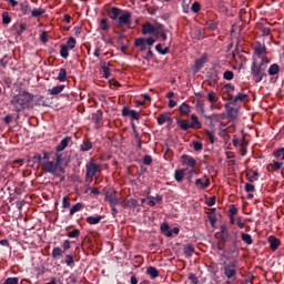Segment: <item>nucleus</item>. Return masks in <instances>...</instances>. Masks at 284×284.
<instances>
[{
	"instance_id": "nucleus-1",
	"label": "nucleus",
	"mask_w": 284,
	"mask_h": 284,
	"mask_svg": "<svg viewBox=\"0 0 284 284\" xmlns=\"http://www.w3.org/2000/svg\"><path fill=\"white\" fill-rule=\"evenodd\" d=\"M32 93L20 90L18 94L13 95L10 101V105L12 106L13 112H23V110L30 108V103H32Z\"/></svg>"
},
{
	"instance_id": "nucleus-2",
	"label": "nucleus",
	"mask_w": 284,
	"mask_h": 284,
	"mask_svg": "<svg viewBox=\"0 0 284 284\" xmlns=\"http://www.w3.org/2000/svg\"><path fill=\"white\" fill-rule=\"evenodd\" d=\"M267 63H270V60L267 59H262L260 62L258 60L253 61L251 71L255 79V83H261L263 81V77H265L263 72L267 68Z\"/></svg>"
},
{
	"instance_id": "nucleus-3",
	"label": "nucleus",
	"mask_w": 284,
	"mask_h": 284,
	"mask_svg": "<svg viewBox=\"0 0 284 284\" xmlns=\"http://www.w3.org/2000/svg\"><path fill=\"white\" fill-rule=\"evenodd\" d=\"M59 163H61V155L55 154V162L42 161L41 165L45 172H49V174H57V170H59Z\"/></svg>"
},
{
	"instance_id": "nucleus-4",
	"label": "nucleus",
	"mask_w": 284,
	"mask_h": 284,
	"mask_svg": "<svg viewBox=\"0 0 284 284\" xmlns=\"http://www.w3.org/2000/svg\"><path fill=\"white\" fill-rule=\"evenodd\" d=\"M236 262L231 261V262H224V275L229 281H234L236 276Z\"/></svg>"
},
{
	"instance_id": "nucleus-5",
	"label": "nucleus",
	"mask_w": 284,
	"mask_h": 284,
	"mask_svg": "<svg viewBox=\"0 0 284 284\" xmlns=\"http://www.w3.org/2000/svg\"><path fill=\"white\" fill-rule=\"evenodd\" d=\"M265 47L262 43H257L255 45L254 52H255V58L254 61H263V59H267L265 58Z\"/></svg>"
},
{
	"instance_id": "nucleus-6",
	"label": "nucleus",
	"mask_w": 284,
	"mask_h": 284,
	"mask_svg": "<svg viewBox=\"0 0 284 284\" xmlns=\"http://www.w3.org/2000/svg\"><path fill=\"white\" fill-rule=\"evenodd\" d=\"M100 170H101V165L94 162H90L87 164V176L92 179V176H95L97 172H99Z\"/></svg>"
},
{
	"instance_id": "nucleus-7",
	"label": "nucleus",
	"mask_w": 284,
	"mask_h": 284,
	"mask_svg": "<svg viewBox=\"0 0 284 284\" xmlns=\"http://www.w3.org/2000/svg\"><path fill=\"white\" fill-rule=\"evenodd\" d=\"M182 163L186 165V168H196V160L190 155H182Z\"/></svg>"
},
{
	"instance_id": "nucleus-8",
	"label": "nucleus",
	"mask_w": 284,
	"mask_h": 284,
	"mask_svg": "<svg viewBox=\"0 0 284 284\" xmlns=\"http://www.w3.org/2000/svg\"><path fill=\"white\" fill-rule=\"evenodd\" d=\"M130 19H132L130 11H124L123 14L118 18V21L120 26H128L130 24Z\"/></svg>"
},
{
	"instance_id": "nucleus-9",
	"label": "nucleus",
	"mask_w": 284,
	"mask_h": 284,
	"mask_svg": "<svg viewBox=\"0 0 284 284\" xmlns=\"http://www.w3.org/2000/svg\"><path fill=\"white\" fill-rule=\"evenodd\" d=\"M105 201L110 203L111 206L119 205V199L116 197V194L114 193H105Z\"/></svg>"
},
{
	"instance_id": "nucleus-10",
	"label": "nucleus",
	"mask_w": 284,
	"mask_h": 284,
	"mask_svg": "<svg viewBox=\"0 0 284 284\" xmlns=\"http://www.w3.org/2000/svg\"><path fill=\"white\" fill-rule=\"evenodd\" d=\"M65 90V85L59 84L57 87H53L52 89L48 90V94H51V97H57V94H61Z\"/></svg>"
},
{
	"instance_id": "nucleus-11",
	"label": "nucleus",
	"mask_w": 284,
	"mask_h": 284,
	"mask_svg": "<svg viewBox=\"0 0 284 284\" xmlns=\"http://www.w3.org/2000/svg\"><path fill=\"white\" fill-rule=\"evenodd\" d=\"M194 174H196V168L184 169V176H186L189 183H192V179H194Z\"/></svg>"
},
{
	"instance_id": "nucleus-12",
	"label": "nucleus",
	"mask_w": 284,
	"mask_h": 284,
	"mask_svg": "<svg viewBox=\"0 0 284 284\" xmlns=\"http://www.w3.org/2000/svg\"><path fill=\"white\" fill-rule=\"evenodd\" d=\"M135 47L139 48L141 52H144V50H148V44L145 42V38H139L135 40Z\"/></svg>"
},
{
	"instance_id": "nucleus-13",
	"label": "nucleus",
	"mask_w": 284,
	"mask_h": 284,
	"mask_svg": "<svg viewBox=\"0 0 284 284\" xmlns=\"http://www.w3.org/2000/svg\"><path fill=\"white\" fill-rule=\"evenodd\" d=\"M268 243H270V247H271V250H273V252H275V250H278V245H281V241H278V239H276L274 236L268 237Z\"/></svg>"
},
{
	"instance_id": "nucleus-14",
	"label": "nucleus",
	"mask_w": 284,
	"mask_h": 284,
	"mask_svg": "<svg viewBox=\"0 0 284 284\" xmlns=\"http://www.w3.org/2000/svg\"><path fill=\"white\" fill-rule=\"evenodd\" d=\"M161 232L166 236L168 239L172 237V230H170V225L168 223H163L161 225Z\"/></svg>"
},
{
	"instance_id": "nucleus-15",
	"label": "nucleus",
	"mask_w": 284,
	"mask_h": 284,
	"mask_svg": "<svg viewBox=\"0 0 284 284\" xmlns=\"http://www.w3.org/2000/svg\"><path fill=\"white\" fill-rule=\"evenodd\" d=\"M185 178V169L176 170L174 173V179L178 183L183 182V179Z\"/></svg>"
},
{
	"instance_id": "nucleus-16",
	"label": "nucleus",
	"mask_w": 284,
	"mask_h": 284,
	"mask_svg": "<svg viewBox=\"0 0 284 284\" xmlns=\"http://www.w3.org/2000/svg\"><path fill=\"white\" fill-rule=\"evenodd\" d=\"M168 121H169L170 123H172V119H171L170 115L166 114V113H163V114H161V115L158 118V123H159V125H163V124L168 123Z\"/></svg>"
},
{
	"instance_id": "nucleus-17",
	"label": "nucleus",
	"mask_w": 284,
	"mask_h": 284,
	"mask_svg": "<svg viewBox=\"0 0 284 284\" xmlns=\"http://www.w3.org/2000/svg\"><path fill=\"white\" fill-rule=\"evenodd\" d=\"M119 14H121V9L113 7L109 13V17L113 21H116V19H119Z\"/></svg>"
},
{
	"instance_id": "nucleus-18",
	"label": "nucleus",
	"mask_w": 284,
	"mask_h": 284,
	"mask_svg": "<svg viewBox=\"0 0 284 284\" xmlns=\"http://www.w3.org/2000/svg\"><path fill=\"white\" fill-rule=\"evenodd\" d=\"M101 219H103L101 215L89 216L87 217V223H89V225H98V223H101Z\"/></svg>"
},
{
	"instance_id": "nucleus-19",
	"label": "nucleus",
	"mask_w": 284,
	"mask_h": 284,
	"mask_svg": "<svg viewBox=\"0 0 284 284\" xmlns=\"http://www.w3.org/2000/svg\"><path fill=\"white\" fill-rule=\"evenodd\" d=\"M68 143H70V138H64L60 144L57 146L58 152H63L64 149L68 148Z\"/></svg>"
},
{
	"instance_id": "nucleus-20",
	"label": "nucleus",
	"mask_w": 284,
	"mask_h": 284,
	"mask_svg": "<svg viewBox=\"0 0 284 284\" xmlns=\"http://www.w3.org/2000/svg\"><path fill=\"white\" fill-rule=\"evenodd\" d=\"M154 30H156V28H154V26H152L151 23L144 24L142 28L143 34H152Z\"/></svg>"
},
{
	"instance_id": "nucleus-21",
	"label": "nucleus",
	"mask_w": 284,
	"mask_h": 284,
	"mask_svg": "<svg viewBox=\"0 0 284 284\" xmlns=\"http://www.w3.org/2000/svg\"><path fill=\"white\" fill-rule=\"evenodd\" d=\"M178 125L179 128H181V130H185V131L192 128V124H190L187 120H179Z\"/></svg>"
},
{
	"instance_id": "nucleus-22",
	"label": "nucleus",
	"mask_w": 284,
	"mask_h": 284,
	"mask_svg": "<svg viewBox=\"0 0 284 284\" xmlns=\"http://www.w3.org/2000/svg\"><path fill=\"white\" fill-rule=\"evenodd\" d=\"M192 119V123H191V128H196V130H201V121H199V116L196 115H191Z\"/></svg>"
},
{
	"instance_id": "nucleus-23",
	"label": "nucleus",
	"mask_w": 284,
	"mask_h": 284,
	"mask_svg": "<svg viewBox=\"0 0 284 284\" xmlns=\"http://www.w3.org/2000/svg\"><path fill=\"white\" fill-rule=\"evenodd\" d=\"M207 61V55H203L202 58L197 59L195 61V69L201 70L203 68V64Z\"/></svg>"
},
{
	"instance_id": "nucleus-24",
	"label": "nucleus",
	"mask_w": 284,
	"mask_h": 284,
	"mask_svg": "<svg viewBox=\"0 0 284 284\" xmlns=\"http://www.w3.org/2000/svg\"><path fill=\"white\" fill-rule=\"evenodd\" d=\"M278 72H281L278 64H272L268 69L270 77H274L275 74H278Z\"/></svg>"
},
{
	"instance_id": "nucleus-25",
	"label": "nucleus",
	"mask_w": 284,
	"mask_h": 284,
	"mask_svg": "<svg viewBox=\"0 0 284 284\" xmlns=\"http://www.w3.org/2000/svg\"><path fill=\"white\" fill-rule=\"evenodd\" d=\"M241 239L244 243H246V245H252V243H254V240H252V235L247 233H242Z\"/></svg>"
},
{
	"instance_id": "nucleus-26",
	"label": "nucleus",
	"mask_w": 284,
	"mask_h": 284,
	"mask_svg": "<svg viewBox=\"0 0 284 284\" xmlns=\"http://www.w3.org/2000/svg\"><path fill=\"white\" fill-rule=\"evenodd\" d=\"M75 45H77V39H74L73 37L69 38V40L67 41V44H64V47L68 50H74Z\"/></svg>"
},
{
	"instance_id": "nucleus-27",
	"label": "nucleus",
	"mask_w": 284,
	"mask_h": 284,
	"mask_svg": "<svg viewBox=\"0 0 284 284\" xmlns=\"http://www.w3.org/2000/svg\"><path fill=\"white\" fill-rule=\"evenodd\" d=\"M146 274H149V276H151V278H158L159 276V271L156 270V267L150 266L146 270Z\"/></svg>"
},
{
	"instance_id": "nucleus-28",
	"label": "nucleus",
	"mask_w": 284,
	"mask_h": 284,
	"mask_svg": "<svg viewBox=\"0 0 284 284\" xmlns=\"http://www.w3.org/2000/svg\"><path fill=\"white\" fill-rule=\"evenodd\" d=\"M63 256V250L61 247L57 246L52 251V258H61Z\"/></svg>"
},
{
	"instance_id": "nucleus-29",
	"label": "nucleus",
	"mask_w": 284,
	"mask_h": 284,
	"mask_svg": "<svg viewBox=\"0 0 284 284\" xmlns=\"http://www.w3.org/2000/svg\"><path fill=\"white\" fill-rule=\"evenodd\" d=\"M191 37L193 39H197V40L203 39V30H201V29L193 30L192 33H191Z\"/></svg>"
},
{
	"instance_id": "nucleus-30",
	"label": "nucleus",
	"mask_w": 284,
	"mask_h": 284,
	"mask_svg": "<svg viewBox=\"0 0 284 284\" xmlns=\"http://www.w3.org/2000/svg\"><path fill=\"white\" fill-rule=\"evenodd\" d=\"M155 50H156V52H159L160 54H168V53H170V47H165V48L163 49V45H162V44H156V45H155Z\"/></svg>"
},
{
	"instance_id": "nucleus-31",
	"label": "nucleus",
	"mask_w": 284,
	"mask_h": 284,
	"mask_svg": "<svg viewBox=\"0 0 284 284\" xmlns=\"http://www.w3.org/2000/svg\"><path fill=\"white\" fill-rule=\"evenodd\" d=\"M80 210H83V204L82 203H77L75 205H73L70 210V214L71 216L73 214H77V212H80Z\"/></svg>"
},
{
	"instance_id": "nucleus-32",
	"label": "nucleus",
	"mask_w": 284,
	"mask_h": 284,
	"mask_svg": "<svg viewBox=\"0 0 284 284\" xmlns=\"http://www.w3.org/2000/svg\"><path fill=\"white\" fill-rule=\"evenodd\" d=\"M68 77V71L65 69H60L59 74H58V81L62 82L65 81Z\"/></svg>"
},
{
	"instance_id": "nucleus-33",
	"label": "nucleus",
	"mask_w": 284,
	"mask_h": 284,
	"mask_svg": "<svg viewBox=\"0 0 284 284\" xmlns=\"http://www.w3.org/2000/svg\"><path fill=\"white\" fill-rule=\"evenodd\" d=\"M42 14H45V10L42 8L31 10V17H41Z\"/></svg>"
},
{
	"instance_id": "nucleus-34",
	"label": "nucleus",
	"mask_w": 284,
	"mask_h": 284,
	"mask_svg": "<svg viewBox=\"0 0 284 284\" xmlns=\"http://www.w3.org/2000/svg\"><path fill=\"white\" fill-rule=\"evenodd\" d=\"M20 9L23 14H32V9H30V6L26 3H21Z\"/></svg>"
},
{
	"instance_id": "nucleus-35",
	"label": "nucleus",
	"mask_w": 284,
	"mask_h": 284,
	"mask_svg": "<svg viewBox=\"0 0 284 284\" xmlns=\"http://www.w3.org/2000/svg\"><path fill=\"white\" fill-rule=\"evenodd\" d=\"M270 168L272 170H281V168H283V162L273 161L268 164V170Z\"/></svg>"
},
{
	"instance_id": "nucleus-36",
	"label": "nucleus",
	"mask_w": 284,
	"mask_h": 284,
	"mask_svg": "<svg viewBox=\"0 0 284 284\" xmlns=\"http://www.w3.org/2000/svg\"><path fill=\"white\" fill-rule=\"evenodd\" d=\"M68 47H65L64 44L61 47L60 50V55L62 57V59H68V57H70Z\"/></svg>"
},
{
	"instance_id": "nucleus-37",
	"label": "nucleus",
	"mask_w": 284,
	"mask_h": 284,
	"mask_svg": "<svg viewBox=\"0 0 284 284\" xmlns=\"http://www.w3.org/2000/svg\"><path fill=\"white\" fill-rule=\"evenodd\" d=\"M11 21H12V18L10 17V13L3 12L2 13V23L4 26H8V23H10Z\"/></svg>"
},
{
	"instance_id": "nucleus-38",
	"label": "nucleus",
	"mask_w": 284,
	"mask_h": 284,
	"mask_svg": "<svg viewBox=\"0 0 284 284\" xmlns=\"http://www.w3.org/2000/svg\"><path fill=\"white\" fill-rule=\"evenodd\" d=\"M80 148L82 152H89V150H92V142H83Z\"/></svg>"
},
{
	"instance_id": "nucleus-39",
	"label": "nucleus",
	"mask_w": 284,
	"mask_h": 284,
	"mask_svg": "<svg viewBox=\"0 0 284 284\" xmlns=\"http://www.w3.org/2000/svg\"><path fill=\"white\" fill-rule=\"evenodd\" d=\"M181 114H190V106L186 103H182L180 106Z\"/></svg>"
},
{
	"instance_id": "nucleus-40",
	"label": "nucleus",
	"mask_w": 284,
	"mask_h": 284,
	"mask_svg": "<svg viewBox=\"0 0 284 284\" xmlns=\"http://www.w3.org/2000/svg\"><path fill=\"white\" fill-rule=\"evenodd\" d=\"M65 264L68 267H72L74 265V255H65Z\"/></svg>"
},
{
	"instance_id": "nucleus-41",
	"label": "nucleus",
	"mask_w": 284,
	"mask_h": 284,
	"mask_svg": "<svg viewBox=\"0 0 284 284\" xmlns=\"http://www.w3.org/2000/svg\"><path fill=\"white\" fill-rule=\"evenodd\" d=\"M246 176L251 183H254V181H258V173H256V172H253L252 175H250V173H247Z\"/></svg>"
},
{
	"instance_id": "nucleus-42",
	"label": "nucleus",
	"mask_w": 284,
	"mask_h": 284,
	"mask_svg": "<svg viewBox=\"0 0 284 284\" xmlns=\"http://www.w3.org/2000/svg\"><path fill=\"white\" fill-rule=\"evenodd\" d=\"M247 99V94L245 93H239L235 98L234 101L235 103H239V101H245Z\"/></svg>"
},
{
	"instance_id": "nucleus-43",
	"label": "nucleus",
	"mask_w": 284,
	"mask_h": 284,
	"mask_svg": "<svg viewBox=\"0 0 284 284\" xmlns=\"http://www.w3.org/2000/svg\"><path fill=\"white\" fill-rule=\"evenodd\" d=\"M79 234H81V231H79V229H75L71 232L68 233L69 239H77L79 236Z\"/></svg>"
},
{
	"instance_id": "nucleus-44",
	"label": "nucleus",
	"mask_w": 284,
	"mask_h": 284,
	"mask_svg": "<svg viewBox=\"0 0 284 284\" xmlns=\"http://www.w3.org/2000/svg\"><path fill=\"white\" fill-rule=\"evenodd\" d=\"M3 284H19V277H8Z\"/></svg>"
},
{
	"instance_id": "nucleus-45",
	"label": "nucleus",
	"mask_w": 284,
	"mask_h": 284,
	"mask_svg": "<svg viewBox=\"0 0 284 284\" xmlns=\"http://www.w3.org/2000/svg\"><path fill=\"white\" fill-rule=\"evenodd\" d=\"M101 30L108 31L110 29V26H108V19H102L100 23Z\"/></svg>"
},
{
	"instance_id": "nucleus-46",
	"label": "nucleus",
	"mask_w": 284,
	"mask_h": 284,
	"mask_svg": "<svg viewBox=\"0 0 284 284\" xmlns=\"http://www.w3.org/2000/svg\"><path fill=\"white\" fill-rule=\"evenodd\" d=\"M274 154L276 159H281L282 161H284V148L278 149Z\"/></svg>"
},
{
	"instance_id": "nucleus-47",
	"label": "nucleus",
	"mask_w": 284,
	"mask_h": 284,
	"mask_svg": "<svg viewBox=\"0 0 284 284\" xmlns=\"http://www.w3.org/2000/svg\"><path fill=\"white\" fill-rule=\"evenodd\" d=\"M207 99H209L210 103H216V101H219V100L216 99V93H214V92H210V93L207 94Z\"/></svg>"
},
{
	"instance_id": "nucleus-48",
	"label": "nucleus",
	"mask_w": 284,
	"mask_h": 284,
	"mask_svg": "<svg viewBox=\"0 0 284 284\" xmlns=\"http://www.w3.org/2000/svg\"><path fill=\"white\" fill-rule=\"evenodd\" d=\"M62 207L64 210H68V207H70V197L69 196H64L62 200Z\"/></svg>"
},
{
	"instance_id": "nucleus-49",
	"label": "nucleus",
	"mask_w": 284,
	"mask_h": 284,
	"mask_svg": "<svg viewBox=\"0 0 284 284\" xmlns=\"http://www.w3.org/2000/svg\"><path fill=\"white\" fill-rule=\"evenodd\" d=\"M145 43H146V45H150V48H152V45H154V43H156V37H150V38L145 39Z\"/></svg>"
},
{
	"instance_id": "nucleus-50",
	"label": "nucleus",
	"mask_w": 284,
	"mask_h": 284,
	"mask_svg": "<svg viewBox=\"0 0 284 284\" xmlns=\"http://www.w3.org/2000/svg\"><path fill=\"white\" fill-rule=\"evenodd\" d=\"M223 77L226 81H232V79H234V72L225 71Z\"/></svg>"
},
{
	"instance_id": "nucleus-51",
	"label": "nucleus",
	"mask_w": 284,
	"mask_h": 284,
	"mask_svg": "<svg viewBox=\"0 0 284 284\" xmlns=\"http://www.w3.org/2000/svg\"><path fill=\"white\" fill-rule=\"evenodd\" d=\"M131 119H133L134 121H139V119H141V114L138 111L132 110L131 114H130Z\"/></svg>"
},
{
	"instance_id": "nucleus-52",
	"label": "nucleus",
	"mask_w": 284,
	"mask_h": 284,
	"mask_svg": "<svg viewBox=\"0 0 284 284\" xmlns=\"http://www.w3.org/2000/svg\"><path fill=\"white\" fill-rule=\"evenodd\" d=\"M129 207H136L139 205V201L134 200V199H130L126 201Z\"/></svg>"
},
{
	"instance_id": "nucleus-53",
	"label": "nucleus",
	"mask_w": 284,
	"mask_h": 284,
	"mask_svg": "<svg viewBox=\"0 0 284 284\" xmlns=\"http://www.w3.org/2000/svg\"><path fill=\"white\" fill-rule=\"evenodd\" d=\"M102 72H103L104 79H110V68L103 65L102 67Z\"/></svg>"
},
{
	"instance_id": "nucleus-54",
	"label": "nucleus",
	"mask_w": 284,
	"mask_h": 284,
	"mask_svg": "<svg viewBox=\"0 0 284 284\" xmlns=\"http://www.w3.org/2000/svg\"><path fill=\"white\" fill-rule=\"evenodd\" d=\"M144 165H152V156L151 155H145L143 159Z\"/></svg>"
},
{
	"instance_id": "nucleus-55",
	"label": "nucleus",
	"mask_w": 284,
	"mask_h": 284,
	"mask_svg": "<svg viewBox=\"0 0 284 284\" xmlns=\"http://www.w3.org/2000/svg\"><path fill=\"white\" fill-rule=\"evenodd\" d=\"M193 148L196 152H200V150H203V144L200 142H194Z\"/></svg>"
},
{
	"instance_id": "nucleus-56",
	"label": "nucleus",
	"mask_w": 284,
	"mask_h": 284,
	"mask_svg": "<svg viewBox=\"0 0 284 284\" xmlns=\"http://www.w3.org/2000/svg\"><path fill=\"white\" fill-rule=\"evenodd\" d=\"M189 278H190V281H191V283H193V284H199V278L196 277V275H194V274H190L189 275Z\"/></svg>"
},
{
	"instance_id": "nucleus-57",
	"label": "nucleus",
	"mask_w": 284,
	"mask_h": 284,
	"mask_svg": "<svg viewBox=\"0 0 284 284\" xmlns=\"http://www.w3.org/2000/svg\"><path fill=\"white\" fill-rule=\"evenodd\" d=\"M192 10H193L194 12H200V10H201V4H199V2H194V3L192 4Z\"/></svg>"
},
{
	"instance_id": "nucleus-58",
	"label": "nucleus",
	"mask_w": 284,
	"mask_h": 284,
	"mask_svg": "<svg viewBox=\"0 0 284 284\" xmlns=\"http://www.w3.org/2000/svg\"><path fill=\"white\" fill-rule=\"evenodd\" d=\"M26 30H27L26 24L21 23L20 29L17 31V34L21 36L23 34V32H26Z\"/></svg>"
},
{
	"instance_id": "nucleus-59",
	"label": "nucleus",
	"mask_w": 284,
	"mask_h": 284,
	"mask_svg": "<svg viewBox=\"0 0 284 284\" xmlns=\"http://www.w3.org/2000/svg\"><path fill=\"white\" fill-rule=\"evenodd\" d=\"M245 190H246V192H254V184L246 183L245 184Z\"/></svg>"
},
{
	"instance_id": "nucleus-60",
	"label": "nucleus",
	"mask_w": 284,
	"mask_h": 284,
	"mask_svg": "<svg viewBox=\"0 0 284 284\" xmlns=\"http://www.w3.org/2000/svg\"><path fill=\"white\" fill-rule=\"evenodd\" d=\"M92 121H94V123H99V121H101V114L94 113L92 115Z\"/></svg>"
},
{
	"instance_id": "nucleus-61",
	"label": "nucleus",
	"mask_w": 284,
	"mask_h": 284,
	"mask_svg": "<svg viewBox=\"0 0 284 284\" xmlns=\"http://www.w3.org/2000/svg\"><path fill=\"white\" fill-rule=\"evenodd\" d=\"M130 114H132V110L124 108L122 110V116H130Z\"/></svg>"
},
{
	"instance_id": "nucleus-62",
	"label": "nucleus",
	"mask_w": 284,
	"mask_h": 284,
	"mask_svg": "<svg viewBox=\"0 0 284 284\" xmlns=\"http://www.w3.org/2000/svg\"><path fill=\"white\" fill-rule=\"evenodd\" d=\"M205 187H210V179L204 178L202 183V190H205Z\"/></svg>"
},
{
	"instance_id": "nucleus-63",
	"label": "nucleus",
	"mask_w": 284,
	"mask_h": 284,
	"mask_svg": "<svg viewBox=\"0 0 284 284\" xmlns=\"http://www.w3.org/2000/svg\"><path fill=\"white\" fill-rule=\"evenodd\" d=\"M206 134H207V136H209L211 143H214V133L211 132V131H206Z\"/></svg>"
},
{
	"instance_id": "nucleus-64",
	"label": "nucleus",
	"mask_w": 284,
	"mask_h": 284,
	"mask_svg": "<svg viewBox=\"0 0 284 284\" xmlns=\"http://www.w3.org/2000/svg\"><path fill=\"white\" fill-rule=\"evenodd\" d=\"M63 250H64V251L70 250V242H69L68 240H65V241L63 242Z\"/></svg>"
}]
</instances>
